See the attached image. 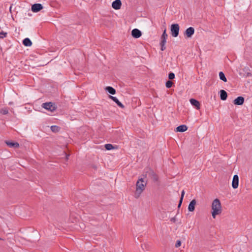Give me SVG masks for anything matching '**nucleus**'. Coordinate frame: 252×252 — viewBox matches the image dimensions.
Returning a JSON list of instances; mask_svg holds the SVG:
<instances>
[{"mask_svg":"<svg viewBox=\"0 0 252 252\" xmlns=\"http://www.w3.org/2000/svg\"><path fill=\"white\" fill-rule=\"evenodd\" d=\"M149 176L151 177V178L155 182H157L158 180V177L157 175L155 173V172L152 171L150 170L149 172Z\"/></svg>","mask_w":252,"mask_h":252,"instance_id":"nucleus-14","label":"nucleus"},{"mask_svg":"<svg viewBox=\"0 0 252 252\" xmlns=\"http://www.w3.org/2000/svg\"><path fill=\"white\" fill-rule=\"evenodd\" d=\"M173 85V82L171 81H168L166 83V87L167 88H170L172 87Z\"/></svg>","mask_w":252,"mask_h":252,"instance_id":"nucleus-25","label":"nucleus"},{"mask_svg":"<svg viewBox=\"0 0 252 252\" xmlns=\"http://www.w3.org/2000/svg\"><path fill=\"white\" fill-rule=\"evenodd\" d=\"M105 148L107 150H111L113 149H114V147L112 144H107L105 145Z\"/></svg>","mask_w":252,"mask_h":252,"instance_id":"nucleus-23","label":"nucleus"},{"mask_svg":"<svg viewBox=\"0 0 252 252\" xmlns=\"http://www.w3.org/2000/svg\"><path fill=\"white\" fill-rule=\"evenodd\" d=\"M181 245V242L179 240L177 241L176 244H175V247L176 248H178L179 247H180Z\"/></svg>","mask_w":252,"mask_h":252,"instance_id":"nucleus-29","label":"nucleus"},{"mask_svg":"<svg viewBox=\"0 0 252 252\" xmlns=\"http://www.w3.org/2000/svg\"><path fill=\"white\" fill-rule=\"evenodd\" d=\"M244 102V98L242 96H238L234 99L233 103L235 105H242Z\"/></svg>","mask_w":252,"mask_h":252,"instance_id":"nucleus-10","label":"nucleus"},{"mask_svg":"<svg viewBox=\"0 0 252 252\" xmlns=\"http://www.w3.org/2000/svg\"><path fill=\"white\" fill-rule=\"evenodd\" d=\"M42 107L51 112H53L57 109L55 104L51 102L43 103Z\"/></svg>","mask_w":252,"mask_h":252,"instance_id":"nucleus-3","label":"nucleus"},{"mask_svg":"<svg viewBox=\"0 0 252 252\" xmlns=\"http://www.w3.org/2000/svg\"><path fill=\"white\" fill-rule=\"evenodd\" d=\"M189 101L190 102V103L193 105L194 106V107H196V108L198 110L200 109V104L199 103V102L198 101H197V100L195 99H193V98H191L189 100Z\"/></svg>","mask_w":252,"mask_h":252,"instance_id":"nucleus-12","label":"nucleus"},{"mask_svg":"<svg viewBox=\"0 0 252 252\" xmlns=\"http://www.w3.org/2000/svg\"><path fill=\"white\" fill-rule=\"evenodd\" d=\"M185 194V191L184 190H182L181 195L180 199L181 200V201H183V197Z\"/></svg>","mask_w":252,"mask_h":252,"instance_id":"nucleus-30","label":"nucleus"},{"mask_svg":"<svg viewBox=\"0 0 252 252\" xmlns=\"http://www.w3.org/2000/svg\"><path fill=\"white\" fill-rule=\"evenodd\" d=\"M7 35V32H0V38H3Z\"/></svg>","mask_w":252,"mask_h":252,"instance_id":"nucleus-26","label":"nucleus"},{"mask_svg":"<svg viewBox=\"0 0 252 252\" xmlns=\"http://www.w3.org/2000/svg\"><path fill=\"white\" fill-rule=\"evenodd\" d=\"M105 90L107 91V92H108L110 94H114L116 93L115 90L112 87L109 86V87H106Z\"/></svg>","mask_w":252,"mask_h":252,"instance_id":"nucleus-20","label":"nucleus"},{"mask_svg":"<svg viewBox=\"0 0 252 252\" xmlns=\"http://www.w3.org/2000/svg\"><path fill=\"white\" fill-rule=\"evenodd\" d=\"M170 220L172 221L175 222L176 221V219H175V218H172Z\"/></svg>","mask_w":252,"mask_h":252,"instance_id":"nucleus-32","label":"nucleus"},{"mask_svg":"<svg viewBox=\"0 0 252 252\" xmlns=\"http://www.w3.org/2000/svg\"><path fill=\"white\" fill-rule=\"evenodd\" d=\"M0 113L3 115H6L8 114V111L7 108L1 109L0 111Z\"/></svg>","mask_w":252,"mask_h":252,"instance_id":"nucleus-24","label":"nucleus"},{"mask_svg":"<svg viewBox=\"0 0 252 252\" xmlns=\"http://www.w3.org/2000/svg\"><path fill=\"white\" fill-rule=\"evenodd\" d=\"M43 8L42 4L35 3L32 5V10L34 12H37Z\"/></svg>","mask_w":252,"mask_h":252,"instance_id":"nucleus-6","label":"nucleus"},{"mask_svg":"<svg viewBox=\"0 0 252 252\" xmlns=\"http://www.w3.org/2000/svg\"><path fill=\"white\" fill-rule=\"evenodd\" d=\"M23 43L25 46H31L32 44V41L28 38L24 39L23 41Z\"/></svg>","mask_w":252,"mask_h":252,"instance_id":"nucleus-19","label":"nucleus"},{"mask_svg":"<svg viewBox=\"0 0 252 252\" xmlns=\"http://www.w3.org/2000/svg\"><path fill=\"white\" fill-rule=\"evenodd\" d=\"M109 98L113 100L115 102H116L119 107L122 108H124V105L121 102H120L116 97L109 95Z\"/></svg>","mask_w":252,"mask_h":252,"instance_id":"nucleus-15","label":"nucleus"},{"mask_svg":"<svg viewBox=\"0 0 252 252\" xmlns=\"http://www.w3.org/2000/svg\"><path fill=\"white\" fill-rule=\"evenodd\" d=\"M196 204V201L195 199H193L189 203L188 206V210L190 212H193L195 209V206Z\"/></svg>","mask_w":252,"mask_h":252,"instance_id":"nucleus-11","label":"nucleus"},{"mask_svg":"<svg viewBox=\"0 0 252 252\" xmlns=\"http://www.w3.org/2000/svg\"><path fill=\"white\" fill-rule=\"evenodd\" d=\"M69 156V155L66 154L65 158L66 160H67L68 159Z\"/></svg>","mask_w":252,"mask_h":252,"instance_id":"nucleus-33","label":"nucleus"},{"mask_svg":"<svg viewBox=\"0 0 252 252\" xmlns=\"http://www.w3.org/2000/svg\"><path fill=\"white\" fill-rule=\"evenodd\" d=\"M160 46H161V51L165 50V49H166V47L165 46V43H163L162 42H160Z\"/></svg>","mask_w":252,"mask_h":252,"instance_id":"nucleus-28","label":"nucleus"},{"mask_svg":"<svg viewBox=\"0 0 252 252\" xmlns=\"http://www.w3.org/2000/svg\"><path fill=\"white\" fill-rule=\"evenodd\" d=\"M147 183L144 181V179L141 178L137 181L136 184V190L134 193V197L138 198L144 190Z\"/></svg>","mask_w":252,"mask_h":252,"instance_id":"nucleus-1","label":"nucleus"},{"mask_svg":"<svg viewBox=\"0 0 252 252\" xmlns=\"http://www.w3.org/2000/svg\"><path fill=\"white\" fill-rule=\"evenodd\" d=\"M121 5L122 2L121 0H115L112 3V7L116 10L120 9L121 8Z\"/></svg>","mask_w":252,"mask_h":252,"instance_id":"nucleus-7","label":"nucleus"},{"mask_svg":"<svg viewBox=\"0 0 252 252\" xmlns=\"http://www.w3.org/2000/svg\"><path fill=\"white\" fill-rule=\"evenodd\" d=\"M5 143L9 147H13V148H18L19 147V144L17 142H14L12 141H6Z\"/></svg>","mask_w":252,"mask_h":252,"instance_id":"nucleus-13","label":"nucleus"},{"mask_svg":"<svg viewBox=\"0 0 252 252\" xmlns=\"http://www.w3.org/2000/svg\"><path fill=\"white\" fill-rule=\"evenodd\" d=\"M132 36L136 38H139L141 36V32L137 29H133L131 32Z\"/></svg>","mask_w":252,"mask_h":252,"instance_id":"nucleus-9","label":"nucleus"},{"mask_svg":"<svg viewBox=\"0 0 252 252\" xmlns=\"http://www.w3.org/2000/svg\"><path fill=\"white\" fill-rule=\"evenodd\" d=\"M188 129V127L186 125H181L176 128L177 131L184 132Z\"/></svg>","mask_w":252,"mask_h":252,"instance_id":"nucleus-18","label":"nucleus"},{"mask_svg":"<svg viewBox=\"0 0 252 252\" xmlns=\"http://www.w3.org/2000/svg\"><path fill=\"white\" fill-rule=\"evenodd\" d=\"M239 185V177L237 175H235L233 176L232 186L233 189H236L238 188Z\"/></svg>","mask_w":252,"mask_h":252,"instance_id":"nucleus-5","label":"nucleus"},{"mask_svg":"<svg viewBox=\"0 0 252 252\" xmlns=\"http://www.w3.org/2000/svg\"><path fill=\"white\" fill-rule=\"evenodd\" d=\"M51 129L53 132H56L59 131V127L56 126H53L51 127Z\"/></svg>","mask_w":252,"mask_h":252,"instance_id":"nucleus-22","label":"nucleus"},{"mask_svg":"<svg viewBox=\"0 0 252 252\" xmlns=\"http://www.w3.org/2000/svg\"><path fill=\"white\" fill-rule=\"evenodd\" d=\"M220 99L222 100H225L226 99L227 97V94L226 91L223 90H221L220 91Z\"/></svg>","mask_w":252,"mask_h":252,"instance_id":"nucleus-16","label":"nucleus"},{"mask_svg":"<svg viewBox=\"0 0 252 252\" xmlns=\"http://www.w3.org/2000/svg\"><path fill=\"white\" fill-rule=\"evenodd\" d=\"M194 28L192 27H189L186 30L185 34L188 37H191V36L194 34Z\"/></svg>","mask_w":252,"mask_h":252,"instance_id":"nucleus-8","label":"nucleus"},{"mask_svg":"<svg viewBox=\"0 0 252 252\" xmlns=\"http://www.w3.org/2000/svg\"><path fill=\"white\" fill-rule=\"evenodd\" d=\"M211 208L212 217L215 219L217 215H220L221 213V206L220 200L217 198L213 200Z\"/></svg>","mask_w":252,"mask_h":252,"instance_id":"nucleus-2","label":"nucleus"},{"mask_svg":"<svg viewBox=\"0 0 252 252\" xmlns=\"http://www.w3.org/2000/svg\"><path fill=\"white\" fill-rule=\"evenodd\" d=\"M182 201H181V200L180 199V201H179V204H178V208H180L181 204H182Z\"/></svg>","mask_w":252,"mask_h":252,"instance_id":"nucleus-31","label":"nucleus"},{"mask_svg":"<svg viewBox=\"0 0 252 252\" xmlns=\"http://www.w3.org/2000/svg\"><path fill=\"white\" fill-rule=\"evenodd\" d=\"M219 77L220 79L222 81L225 82H227V79L225 77L224 74L222 72H219Z\"/></svg>","mask_w":252,"mask_h":252,"instance_id":"nucleus-21","label":"nucleus"},{"mask_svg":"<svg viewBox=\"0 0 252 252\" xmlns=\"http://www.w3.org/2000/svg\"><path fill=\"white\" fill-rule=\"evenodd\" d=\"M179 26L177 24H172L171 26V33L173 37H177L179 34Z\"/></svg>","mask_w":252,"mask_h":252,"instance_id":"nucleus-4","label":"nucleus"},{"mask_svg":"<svg viewBox=\"0 0 252 252\" xmlns=\"http://www.w3.org/2000/svg\"><path fill=\"white\" fill-rule=\"evenodd\" d=\"M168 36L166 32V29H165L163 32V33L161 36V41L163 43H166V38Z\"/></svg>","mask_w":252,"mask_h":252,"instance_id":"nucleus-17","label":"nucleus"},{"mask_svg":"<svg viewBox=\"0 0 252 252\" xmlns=\"http://www.w3.org/2000/svg\"><path fill=\"white\" fill-rule=\"evenodd\" d=\"M168 78L170 80H172L175 78V74L173 72H170L168 75Z\"/></svg>","mask_w":252,"mask_h":252,"instance_id":"nucleus-27","label":"nucleus"}]
</instances>
